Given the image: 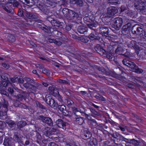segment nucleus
<instances>
[{
	"label": "nucleus",
	"mask_w": 146,
	"mask_h": 146,
	"mask_svg": "<svg viewBox=\"0 0 146 146\" xmlns=\"http://www.w3.org/2000/svg\"><path fill=\"white\" fill-rule=\"evenodd\" d=\"M62 12L64 16L69 20H76L79 16L77 13L67 8L63 9Z\"/></svg>",
	"instance_id": "1"
},
{
	"label": "nucleus",
	"mask_w": 146,
	"mask_h": 146,
	"mask_svg": "<svg viewBox=\"0 0 146 146\" xmlns=\"http://www.w3.org/2000/svg\"><path fill=\"white\" fill-rule=\"evenodd\" d=\"M122 62L124 65L130 68V70L138 74L142 73L143 70L139 68L134 63L130 61H127L125 60H123Z\"/></svg>",
	"instance_id": "2"
},
{
	"label": "nucleus",
	"mask_w": 146,
	"mask_h": 146,
	"mask_svg": "<svg viewBox=\"0 0 146 146\" xmlns=\"http://www.w3.org/2000/svg\"><path fill=\"white\" fill-rule=\"evenodd\" d=\"M45 0H37V3L36 5L39 9L42 11L45 14L50 15L51 13L49 10L46 9V7L44 5Z\"/></svg>",
	"instance_id": "3"
},
{
	"label": "nucleus",
	"mask_w": 146,
	"mask_h": 146,
	"mask_svg": "<svg viewBox=\"0 0 146 146\" xmlns=\"http://www.w3.org/2000/svg\"><path fill=\"white\" fill-rule=\"evenodd\" d=\"M122 24V19L120 17H117L113 20L112 27L115 30H118L121 27Z\"/></svg>",
	"instance_id": "4"
},
{
	"label": "nucleus",
	"mask_w": 146,
	"mask_h": 146,
	"mask_svg": "<svg viewBox=\"0 0 146 146\" xmlns=\"http://www.w3.org/2000/svg\"><path fill=\"white\" fill-rule=\"evenodd\" d=\"M37 118L38 120L41 121L43 123H45L50 126H52L53 125L52 120L50 117H45L43 115H40L37 117Z\"/></svg>",
	"instance_id": "5"
},
{
	"label": "nucleus",
	"mask_w": 146,
	"mask_h": 146,
	"mask_svg": "<svg viewBox=\"0 0 146 146\" xmlns=\"http://www.w3.org/2000/svg\"><path fill=\"white\" fill-rule=\"evenodd\" d=\"M17 94L15 96L16 99L21 101L25 100L28 95L27 92L21 90H18Z\"/></svg>",
	"instance_id": "6"
},
{
	"label": "nucleus",
	"mask_w": 146,
	"mask_h": 146,
	"mask_svg": "<svg viewBox=\"0 0 146 146\" xmlns=\"http://www.w3.org/2000/svg\"><path fill=\"white\" fill-rule=\"evenodd\" d=\"M134 6L136 9L142 13H145L146 12V5H144L139 0L134 3Z\"/></svg>",
	"instance_id": "7"
},
{
	"label": "nucleus",
	"mask_w": 146,
	"mask_h": 146,
	"mask_svg": "<svg viewBox=\"0 0 146 146\" xmlns=\"http://www.w3.org/2000/svg\"><path fill=\"white\" fill-rule=\"evenodd\" d=\"M45 98L46 99L45 102L47 104L49 105L52 108H54V109L57 108L58 104L51 96L46 95Z\"/></svg>",
	"instance_id": "8"
},
{
	"label": "nucleus",
	"mask_w": 146,
	"mask_h": 146,
	"mask_svg": "<svg viewBox=\"0 0 146 146\" xmlns=\"http://www.w3.org/2000/svg\"><path fill=\"white\" fill-rule=\"evenodd\" d=\"M131 31L133 34L140 35L142 33L143 29L139 25L135 24L132 27Z\"/></svg>",
	"instance_id": "9"
},
{
	"label": "nucleus",
	"mask_w": 146,
	"mask_h": 146,
	"mask_svg": "<svg viewBox=\"0 0 146 146\" xmlns=\"http://www.w3.org/2000/svg\"><path fill=\"white\" fill-rule=\"evenodd\" d=\"M58 109L65 116L70 117L71 112L68 111L66 109V107L63 105H59L57 106Z\"/></svg>",
	"instance_id": "10"
},
{
	"label": "nucleus",
	"mask_w": 146,
	"mask_h": 146,
	"mask_svg": "<svg viewBox=\"0 0 146 146\" xmlns=\"http://www.w3.org/2000/svg\"><path fill=\"white\" fill-rule=\"evenodd\" d=\"M104 45L103 44H102L101 45V52L102 51V55L108 59H112L114 57L113 55L112 54L108 53L106 49L104 48Z\"/></svg>",
	"instance_id": "11"
},
{
	"label": "nucleus",
	"mask_w": 146,
	"mask_h": 146,
	"mask_svg": "<svg viewBox=\"0 0 146 146\" xmlns=\"http://www.w3.org/2000/svg\"><path fill=\"white\" fill-rule=\"evenodd\" d=\"M43 131L44 133L46 134V136L50 138H57V137H53L52 135H54V133H53L51 129H49L48 127H44L43 128Z\"/></svg>",
	"instance_id": "12"
},
{
	"label": "nucleus",
	"mask_w": 146,
	"mask_h": 146,
	"mask_svg": "<svg viewBox=\"0 0 146 146\" xmlns=\"http://www.w3.org/2000/svg\"><path fill=\"white\" fill-rule=\"evenodd\" d=\"M118 10L117 9L113 6L109 7L108 9L107 14L108 16L110 17L117 13Z\"/></svg>",
	"instance_id": "13"
},
{
	"label": "nucleus",
	"mask_w": 146,
	"mask_h": 146,
	"mask_svg": "<svg viewBox=\"0 0 146 146\" xmlns=\"http://www.w3.org/2000/svg\"><path fill=\"white\" fill-rule=\"evenodd\" d=\"M56 123L58 127L64 130H66V123L62 119H58L56 121Z\"/></svg>",
	"instance_id": "14"
},
{
	"label": "nucleus",
	"mask_w": 146,
	"mask_h": 146,
	"mask_svg": "<svg viewBox=\"0 0 146 146\" xmlns=\"http://www.w3.org/2000/svg\"><path fill=\"white\" fill-rule=\"evenodd\" d=\"M70 1L71 4L78 7H82L84 4L83 0H70Z\"/></svg>",
	"instance_id": "15"
},
{
	"label": "nucleus",
	"mask_w": 146,
	"mask_h": 146,
	"mask_svg": "<svg viewBox=\"0 0 146 146\" xmlns=\"http://www.w3.org/2000/svg\"><path fill=\"white\" fill-rule=\"evenodd\" d=\"M14 141L12 138L6 137L4 139L3 145L5 146H12L13 144Z\"/></svg>",
	"instance_id": "16"
},
{
	"label": "nucleus",
	"mask_w": 146,
	"mask_h": 146,
	"mask_svg": "<svg viewBox=\"0 0 146 146\" xmlns=\"http://www.w3.org/2000/svg\"><path fill=\"white\" fill-rule=\"evenodd\" d=\"M56 1L52 0H47L45 3V5L48 7L53 8L56 6Z\"/></svg>",
	"instance_id": "17"
},
{
	"label": "nucleus",
	"mask_w": 146,
	"mask_h": 146,
	"mask_svg": "<svg viewBox=\"0 0 146 146\" xmlns=\"http://www.w3.org/2000/svg\"><path fill=\"white\" fill-rule=\"evenodd\" d=\"M92 137V134L91 132L87 130L84 131V133L82 135V137L84 139L87 140L90 138Z\"/></svg>",
	"instance_id": "18"
},
{
	"label": "nucleus",
	"mask_w": 146,
	"mask_h": 146,
	"mask_svg": "<svg viewBox=\"0 0 146 146\" xmlns=\"http://www.w3.org/2000/svg\"><path fill=\"white\" fill-rule=\"evenodd\" d=\"M131 27V24L129 23H128L127 24L124 25L123 26L122 30V32L123 34L126 35L128 33Z\"/></svg>",
	"instance_id": "19"
},
{
	"label": "nucleus",
	"mask_w": 146,
	"mask_h": 146,
	"mask_svg": "<svg viewBox=\"0 0 146 146\" xmlns=\"http://www.w3.org/2000/svg\"><path fill=\"white\" fill-rule=\"evenodd\" d=\"M88 28L86 26L80 25L78 27V32L80 34H83L86 32L88 31Z\"/></svg>",
	"instance_id": "20"
},
{
	"label": "nucleus",
	"mask_w": 146,
	"mask_h": 146,
	"mask_svg": "<svg viewBox=\"0 0 146 146\" xmlns=\"http://www.w3.org/2000/svg\"><path fill=\"white\" fill-rule=\"evenodd\" d=\"M26 16L28 19H37L38 16L36 14L27 12L25 14Z\"/></svg>",
	"instance_id": "21"
},
{
	"label": "nucleus",
	"mask_w": 146,
	"mask_h": 146,
	"mask_svg": "<svg viewBox=\"0 0 146 146\" xmlns=\"http://www.w3.org/2000/svg\"><path fill=\"white\" fill-rule=\"evenodd\" d=\"M13 137L14 140H15L18 142H20L21 140V136L17 131L14 133Z\"/></svg>",
	"instance_id": "22"
},
{
	"label": "nucleus",
	"mask_w": 146,
	"mask_h": 146,
	"mask_svg": "<svg viewBox=\"0 0 146 146\" xmlns=\"http://www.w3.org/2000/svg\"><path fill=\"white\" fill-rule=\"evenodd\" d=\"M6 123L11 128L16 127L17 123L14 121L8 119L6 120Z\"/></svg>",
	"instance_id": "23"
},
{
	"label": "nucleus",
	"mask_w": 146,
	"mask_h": 146,
	"mask_svg": "<svg viewBox=\"0 0 146 146\" xmlns=\"http://www.w3.org/2000/svg\"><path fill=\"white\" fill-rule=\"evenodd\" d=\"M108 33V29L106 27H101V34L103 36H106Z\"/></svg>",
	"instance_id": "24"
},
{
	"label": "nucleus",
	"mask_w": 146,
	"mask_h": 146,
	"mask_svg": "<svg viewBox=\"0 0 146 146\" xmlns=\"http://www.w3.org/2000/svg\"><path fill=\"white\" fill-rule=\"evenodd\" d=\"M129 47L133 48L135 49H137L138 46L136 44V42L134 40H132L128 44Z\"/></svg>",
	"instance_id": "25"
},
{
	"label": "nucleus",
	"mask_w": 146,
	"mask_h": 146,
	"mask_svg": "<svg viewBox=\"0 0 146 146\" xmlns=\"http://www.w3.org/2000/svg\"><path fill=\"white\" fill-rule=\"evenodd\" d=\"M0 76L1 80H4L6 81H9V75L7 74L2 73L0 74Z\"/></svg>",
	"instance_id": "26"
},
{
	"label": "nucleus",
	"mask_w": 146,
	"mask_h": 146,
	"mask_svg": "<svg viewBox=\"0 0 146 146\" xmlns=\"http://www.w3.org/2000/svg\"><path fill=\"white\" fill-rule=\"evenodd\" d=\"M27 124V122L25 121H19L17 124V127L19 130H21V129L25 127Z\"/></svg>",
	"instance_id": "27"
},
{
	"label": "nucleus",
	"mask_w": 146,
	"mask_h": 146,
	"mask_svg": "<svg viewBox=\"0 0 146 146\" xmlns=\"http://www.w3.org/2000/svg\"><path fill=\"white\" fill-rule=\"evenodd\" d=\"M75 121L79 125H82L84 121V119L80 116H76L75 117Z\"/></svg>",
	"instance_id": "28"
},
{
	"label": "nucleus",
	"mask_w": 146,
	"mask_h": 146,
	"mask_svg": "<svg viewBox=\"0 0 146 146\" xmlns=\"http://www.w3.org/2000/svg\"><path fill=\"white\" fill-rule=\"evenodd\" d=\"M9 1L7 4H13V6L14 7H17L19 5V3L15 0H9Z\"/></svg>",
	"instance_id": "29"
},
{
	"label": "nucleus",
	"mask_w": 146,
	"mask_h": 146,
	"mask_svg": "<svg viewBox=\"0 0 146 146\" xmlns=\"http://www.w3.org/2000/svg\"><path fill=\"white\" fill-rule=\"evenodd\" d=\"M8 90L9 93L13 97H15L16 95H17V93L18 90H14L13 88L9 87L8 89Z\"/></svg>",
	"instance_id": "30"
},
{
	"label": "nucleus",
	"mask_w": 146,
	"mask_h": 146,
	"mask_svg": "<svg viewBox=\"0 0 146 146\" xmlns=\"http://www.w3.org/2000/svg\"><path fill=\"white\" fill-rule=\"evenodd\" d=\"M88 27L91 29L95 30V28L96 27V25L95 24L94 21H92V22L90 23H86Z\"/></svg>",
	"instance_id": "31"
},
{
	"label": "nucleus",
	"mask_w": 146,
	"mask_h": 146,
	"mask_svg": "<svg viewBox=\"0 0 146 146\" xmlns=\"http://www.w3.org/2000/svg\"><path fill=\"white\" fill-rule=\"evenodd\" d=\"M48 90L50 92L51 94L54 95L56 93H58V90L57 89H55L53 86H50L48 88Z\"/></svg>",
	"instance_id": "32"
},
{
	"label": "nucleus",
	"mask_w": 146,
	"mask_h": 146,
	"mask_svg": "<svg viewBox=\"0 0 146 146\" xmlns=\"http://www.w3.org/2000/svg\"><path fill=\"white\" fill-rule=\"evenodd\" d=\"M62 23L59 22L57 19H54V21L52 22L51 24L52 25L57 26L58 27H59L61 25Z\"/></svg>",
	"instance_id": "33"
},
{
	"label": "nucleus",
	"mask_w": 146,
	"mask_h": 146,
	"mask_svg": "<svg viewBox=\"0 0 146 146\" xmlns=\"http://www.w3.org/2000/svg\"><path fill=\"white\" fill-rule=\"evenodd\" d=\"M33 134L36 135V137L37 139V142L39 143L42 139L41 136L39 133L36 131H34L33 133Z\"/></svg>",
	"instance_id": "34"
},
{
	"label": "nucleus",
	"mask_w": 146,
	"mask_h": 146,
	"mask_svg": "<svg viewBox=\"0 0 146 146\" xmlns=\"http://www.w3.org/2000/svg\"><path fill=\"white\" fill-rule=\"evenodd\" d=\"M101 74L106 75H109L110 74L108 69L107 68L106 69L103 67L101 68Z\"/></svg>",
	"instance_id": "35"
},
{
	"label": "nucleus",
	"mask_w": 146,
	"mask_h": 146,
	"mask_svg": "<svg viewBox=\"0 0 146 146\" xmlns=\"http://www.w3.org/2000/svg\"><path fill=\"white\" fill-rule=\"evenodd\" d=\"M7 113L5 111H3L0 110V118L2 119H4L7 117Z\"/></svg>",
	"instance_id": "36"
},
{
	"label": "nucleus",
	"mask_w": 146,
	"mask_h": 146,
	"mask_svg": "<svg viewBox=\"0 0 146 146\" xmlns=\"http://www.w3.org/2000/svg\"><path fill=\"white\" fill-rule=\"evenodd\" d=\"M2 7L5 11L9 13H11L12 14H13L14 13V10L13 9H9L7 7L5 6H2Z\"/></svg>",
	"instance_id": "37"
},
{
	"label": "nucleus",
	"mask_w": 146,
	"mask_h": 146,
	"mask_svg": "<svg viewBox=\"0 0 146 146\" xmlns=\"http://www.w3.org/2000/svg\"><path fill=\"white\" fill-rule=\"evenodd\" d=\"M35 103L37 107L39 108L42 109H44L46 110V108L44 106H43L42 104L38 101L35 102Z\"/></svg>",
	"instance_id": "38"
},
{
	"label": "nucleus",
	"mask_w": 146,
	"mask_h": 146,
	"mask_svg": "<svg viewBox=\"0 0 146 146\" xmlns=\"http://www.w3.org/2000/svg\"><path fill=\"white\" fill-rule=\"evenodd\" d=\"M53 34L56 37H60L62 38V33L57 30H55L53 32Z\"/></svg>",
	"instance_id": "39"
},
{
	"label": "nucleus",
	"mask_w": 146,
	"mask_h": 146,
	"mask_svg": "<svg viewBox=\"0 0 146 146\" xmlns=\"http://www.w3.org/2000/svg\"><path fill=\"white\" fill-rule=\"evenodd\" d=\"M130 143L135 146H138L139 144V142L134 139L130 140Z\"/></svg>",
	"instance_id": "40"
},
{
	"label": "nucleus",
	"mask_w": 146,
	"mask_h": 146,
	"mask_svg": "<svg viewBox=\"0 0 146 146\" xmlns=\"http://www.w3.org/2000/svg\"><path fill=\"white\" fill-rule=\"evenodd\" d=\"M24 79L25 81L29 83H33L34 82V80L27 77H25L24 78Z\"/></svg>",
	"instance_id": "41"
},
{
	"label": "nucleus",
	"mask_w": 146,
	"mask_h": 146,
	"mask_svg": "<svg viewBox=\"0 0 146 146\" xmlns=\"http://www.w3.org/2000/svg\"><path fill=\"white\" fill-rule=\"evenodd\" d=\"M5 89H1L0 90V94L1 95H4L6 96L7 97H9V99H11L10 97H9V94L5 91L4 90Z\"/></svg>",
	"instance_id": "42"
},
{
	"label": "nucleus",
	"mask_w": 146,
	"mask_h": 146,
	"mask_svg": "<svg viewBox=\"0 0 146 146\" xmlns=\"http://www.w3.org/2000/svg\"><path fill=\"white\" fill-rule=\"evenodd\" d=\"M8 38L9 41L12 42L15 41V37L13 35L11 34H9L8 36Z\"/></svg>",
	"instance_id": "43"
},
{
	"label": "nucleus",
	"mask_w": 146,
	"mask_h": 146,
	"mask_svg": "<svg viewBox=\"0 0 146 146\" xmlns=\"http://www.w3.org/2000/svg\"><path fill=\"white\" fill-rule=\"evenodd\" d=\"M79 40L84 43H87L89 40L88 38L86 37H80Z\"/></svg>",
	"instance_id": "44"
},
{
	"label": "nucleus",
	"mask_w": 146,
	"mask_h": 146,
	"mask_svg": "<svg viewBox=\"0 0 146 146\" xmlns=\"http://www.w3.org/2000/svg\"><path fill=\"white\" fill-rule=\"evenodd\" d=\"M120 0H108L109 3L114 4V5L120 4Z\"/></svg>",
	"instance_id": "45"
},
{
	"label": "nucleus",
	"mask_w": 146,
	"mask_h": 146,
	"mask_svg": "<svg viewBox=\"0 0 146 146\" xmlns=\"http://www.w3.org/2000/svg\"><path fill=\"white\" fill-rule=\"evenodd\" d=\"M42 72L48 76H50V71L46 68H44L42 70Z\"/></svg>",
	"instance_id": "46"
},
{
	"label": "nucleus",
	"mask_w": 146,
	"mask_h": 146,
	"mask_svg": "<svg viewBox=\"0 0 146 146\" xmlns=\"http://www.w3.org/2000/svg\"><path fill=\"white\" fill-rule=\"evenodd\" d=\"M53 96H56L59 100V101L61 102L63 101V100L61 96L60 95L59 92H58V93H56L55 94H53Z\"/></svg>",
	"instance_id": "47"
},
{
	"label": "nucleus",
	"mask_w": 146,
	"mask_h": 146,
	"mask_svg": "<svg viewBox=\"0 0 146 146\" xmlns=\"http://www.w3.org/2000/svg\"><path fill=\"white\" fill-rule=\"evenodd\" d=\"M54 16L51 15L47 17L46 19L47 20L50 22L51 24L52 23V21H54Z\"/></svg>",
	"instance_id": "48"
},
{
	"label": "nucleus",
	"mask_w": 146,
	"mask_h": 146,
	"mask_svg": "<svg viewBox=\"0 0 146 146\" xmlns=\"http://www.w3.org/2000/svg\"><path fill=\"white\" fill-rule=\"evenodd\" d=\"M1 82L3 83V85L5 88V87L8 86L9 84H11L9 81H6L4 80H1Z\"/></svg>",
	"instance_id": "49"
},
{
	"label": "nucleus",
	"mask_w": 146,
	"mask_h": 146,
	"mask_svg": "<svg viewBox=\"0 0 146 146\" xmlns=\"http://www.w3.org/2000/svg\"><path fill=\"white\" fill-rule=\"evenodd\" d=\"M23 86L27 88L32 89V84L27 82L23 84Z\"/></svg>",
	"instance_id": "50"
},
{
	"label": "nucleus",
	"mask_w": 146,
	"mask_h": 146,
	"mask_svg": "<svg viewBox=\"0 0 146 146\" xmlns=\"http://www.w3.org/2000/svg\"><path fill=\"white\" fill-rule=\"evenodd\" d=\"M124 50V49L120 46H118L115 50V52L117 53L122 52Z\"/></svg>",
	"instance_id": "51"
},
{
	"label": "nucleus",
	"mask_w": 146,
	"mask_h": 146,
	"mask_svg": "<svg viewBox=\"0 0 146 146\" xmlns=\"http://www.w3.org/2000/svg\"><path fill=\"white\" fill-rule=\"evenodd\" d=\"M31 1H32V0H25L23 3L25 4V3H26L27 4H28V6H32L34 4L33 3L31 2Z\"/></svg>",
	"instance_id": "52"
},
{
	"label": "nucleus",
	"mask_w": 146,
	"mask_h": 146,
	"mask_svg": "<svg viewBox=\"0 0 146 146\" xmlns=\"http://www.w3.org/2000/svg\"><path fill=\"white\" fill-rule=\"evenodd\" d=\"M18 77L17 76L10 78L11 81L13 83H17Z\"/></svg>",
	"instance_id": "53"
},
{
	"label": "nucleus",
	"mask_w": 146,
	"mask_h": 146,
	"mask_svg": "<svg viewBox=\"0 0 146 146\" xmlns=\"http://www.w3.org/2000/svg\"><path fill=\"white\" fill-rule=\"evenodd\" d=\"M94 49L98 53L100 54V46L99 44H98L94 47Z\"/></svg>",
	"instance_id": "54"
},
{
	"label": "nucleus",
	"mask_w": 146,
	"mask_h": 146,
	"mask_svg": "<svg viewBox=\"0 0 146 146\" xmlns=\"http://www.w3.org/2000/svg\"><path fill=\"white\" fill-rule=\"evenodd\" d=\"M18 15L19 16L22 17L24 16L23 11L21 8H19L18 13Z\"/></svg>",
	"instance_id": "55"
},
{
	"label": "nucleus",
	"mask_w": 146,
	"mask_h": 146,
	"mask_svg": "<svg viewBox=\"0 0 146 146\" xmlns=\"http://www.w3.org/2000/svg\"><path fill=\"white\" fill-rule=\"evenodd\" d=\"M83 19L84 21L86 22H85L86 23H90L92 21V20L90 19L88 17H84Z\"/></svg>",
	"instance_id": "56"
},
{
	"label": "nucleus",
	"mask_w": 146,
	"mask_h": 146,
	"mask_svg": "<svg viewBox=\"0 0 146 146\" xmlns=\"http://www.w3.org/2000/svg\"><path fill=\"white\" fill-rule=\"evenodd\" d=\"M125 13L128 16L130 17L132 16L133 15V13L131 11H128V10L126 11L125 12Z\"/></svg>",
	"instance_id": "57"
},
{
	"label": "nucleus",
	"mask_w": 146,
	"mask_h": 146,
	"mask_svg": "<svg viewBox=\"0 0 146 146\" xmlns=\"http://www.w3.org/2000/svg\"><path fill=\"white\" fill-rule=\"evenodd\" d=\"M57 81L58 82L60 83L67 84L68 83V82L67 81L61 79H59Z\"/></svg>",
	"instance_id": "58"
},
{
	"label": "nucleus",
	"mask_w": 146,
	"mask_h": 146,
	"mask_svg": "<svg viewBox=\"0 0 146 146\" xmlns=\"http://www.w3.org/2000/svg\"><path fill=\"white\" fill-rule=\"evenodd\" d=\"M50 27H47L45 25V26H44L42 30H44L45 32L48 33L49 32Z\"/></svg>",
	"instance_id": "59"
},
{
	"label": "nucleus",
	"mask_w": 146,
	"mask_h": 146,
	"mask_svg": "<svg viewBox=\"0 0 146 146\" xmlns=\"http://www.w3.org/2000/svg\"><path fill=\"white\" fill-rule=\"evenodd\" d=\"M34 84L33 85H32V89L34 87H35L37 88L38 87V86L40 84L38 82H36L34 81V83H33Z\"/></svg>",
	"instance_id": "60"
},
{
	"label": "nucleus",
	"mask_w": 146,
	"mask_h": 146,
	"mask_svg": "<svg viewBox=\"0 0 146 146\" xmlns=\"http://www.w3.org/2000/svg\"><path fill=\"white\" fill-rule=\"evenodd\" d=\"M20 100H15L14 101V106L16 107H18L19 106V104H20Z\"/></svg>",
	"instance_id": "61"
},
{
	"label": "nucleus",
	"mask_w": 146,
	"mask_h": 146,
	"mask_svg": "<svg viewBox=\"0 0 146 146\" xmlns=\"http://www.w3.org/2000/svg\"><path fill=\"white\" fill-rule=\"evenodd\" d=\"M37 27L41 29L42 30L44 26H45V25L42 23H39L37 25Z\"/></svg>",
	"instance_id": "62"
},
{
	"label": "nucleus",
	"mask_w": 146,
	"mask_h": 146,
	"mask_svg": "<svg viewBox=\"0 0 146 146\" xmlns=\"http://www.w3.org/2000/svg\"><path fill=\"white\" fill-rule=\"evenodd\" d=\"M90 111L92 113L95 115H100V113H99L93 109L91 108L90 109Z\"/></svg>",
	"instance_id": "63"
},
{
	"label": "nucleus",
	"mask_w": 146,
	"mask_h": 146,
	"mask_svg": "<svg viewBox=\"0 0 146 146\" xmlns=\"http://www.w3.org/2000/svg\"><path fill=\"white\" fill-rule=\"evenodd\" d=\"M36 66L37 68H38L40 69H42L44 68V66L41 64H37L36 65Z\"/></svg>",
	"instance_id": "64"
}]
</instances>
